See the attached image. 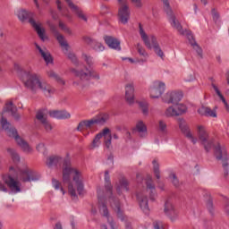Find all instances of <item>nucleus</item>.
Returning <instances> with one entry per match:
<instances>
[{"instance_id":"4d7b16f0","label":"nucleus","mask_w":229,"mask_h":229,"mask_svg":"<svg viewBox=\"0 0 229 229\" xmlns=\"http://www.w3.org/2000/svg\"><path fill=\"white\" fill-rule=\"evenodd\" d=\"M82 40L86 43V44H89V46L93 45L95 40H93L92 38H90V37H87V36H84L82 37Z\"/></svg>"},{"instance_id":"f03ea898","label":"nucleus","mask_w":229,"mask_h":229,"mask_svg":"<svg viewBox=\"0 0 229 229\" xmlns=\"http://www.w3.org/2000/svg\"><path fill=\"white\" fill-rule=\"evenodd\" d=\"M24 87L31 92H37L38 89L41 90L46 98H51L55 94V88L47 84L46 81L40 80V75L32 73L31 72L24 71L20 76Z\"/></svg>"},{"instance_id":"3c124183","label":"nucleus","mask_w":229,"mask_h":229,"mask_svg":"<svg viewBox=\"0 0 229 229\" xmlns=\"http://www.w3.org/2000/svg\"><path fill=\"white\" fill-rule=\"evenodd\" d=\"M137 51L139 55H140V56H143L144 58H148V53L146 52L144 47H142V46H140V44L139 43L137 44Z\"/></svg>"},{"instance_id":"37998d69","label":"nucleus","mask_w":229,"mask_h":229,"mask_svg":"<svg viewBox=\"0 0 229 229\" xmlns=\"http://www.w3.org/2000/svg\"><path fill=\"white\" fill-rule=\"evenodd\" d=\"M102 134H97L91 143V149L96 148H99V144H101Z\"/></svg>"},{"instance_id":"39448f33","label":"nucleus","mask_w":229,"mask_h":229,"mask_svg":"<svg viewBox=\"0 0 229 229\" xmlns=\"http://www.w3.org/2000/svg\"><path fill=\"white\" fill-rule=\"evenodd\" d=\"M214 156L216 160L222 161V166L224 168V176H228V151L226 148L221 146L220 143H217L214 147Z\"/></svg>"},{"instance_id":"cd10ccee","label":"nucleus","mask_w":229,"mask_h":229,"mask_svg":"<svg viewBox=\"0 0 229 229\" xmlns=\"http://www.w3.org/2000/svg\"><path fill=\"white\" fill-rule=\"evenodd\" d=\"M128 180L126 178L123 177L122 179L119 180V184L116 187V192L118 194H123V191H125L128 192L130 191V188H128Z\"/></svg>"},{"instance_id":"e2e57ef3","label":"nucleus","mask_w":229,"mask_h":229,"mask_svg":"<svg viewBox=\"0 0 229 229\" xmlns=\"http://www.w3.org/2000/svg\"><path fill=\"white\" fill-rule=\"evenodd\" d=\"M212 87H213L216 94L218 96V98H221V96H223V94L219 90V88H217V86H216V84H212Z\"/></svg>"},{"instance_id":"423d86ee","label":"nucleus","mask_w":229,"mask_h":229,"mask_svg":"<svg viewBox=\"0 0 229 229\" xmlns=\"http://www.w3.org/2000/svg\"><path fill=\"white\" fill-rule=\"evenodd\" d=\"M164 4V10L168 17L169 22L172 26V28H174L181 33V35H185V33L182 30V24L180 21L176 20V16L173 13V9L171 8V5L169 4V0H161Z\"/></svg>"},{"instance_id":"69168bd1","label":"nucleus","mask_w":229,"mask_h":229,"mask_svg":"<svg viewBox=\"0 0 229 229\" xmlns=\"http://www.w3.org/2000/svg\"><path fill=\"white\" fill-rule=\"evenodd\" d=\"M0 192H8V188L3 182H0Z\"/></svg>"},{"instance_id":"680f3d73","label":"nucleus","mask_w":229,"mask_h":229,"mask_svg":"<svg viewBox=\"0 0 229 229\" xmlns=\"http://www.w3.org/2000/svg\"><path fill=\"white\" fill-rule=\"evenodd\" d=\"M83 128H86L85 127V120L79 123V124L77 126V131H81V130H83Z\"/></svg>"},{"instance_id":"aec40b11","label":"nucleus","mask_w":229,"mask_h":229,"mask_svg":"<svg viewBox=\"0 0 229 229\" xmlns=\"http://www.w3.org/2000/svg\"><path fill=\"white\" fill-rule=\"evenodd\" d=\"M99 208L100 211L103 212V216L107 217V223H109L111 229H115V222L114 219L110 218V213L108 212V208H106V204L101 202V198H98Z\"/></svg>"},{"instance_id":"ea45409f","label":"nucleus","mask_w":229,"mask_h":229,"mask_svg":"<svg viewBox=\"0 0 229 229\" xmlns=\"http://www.w3.org/2000/svg\"><path fill=\"white\" fill-rule=\"evenodd\" d=\"M18 19L21 22H24V21H28V19H30V13H28V11L24 9L18 11Z\"/></svg>"},{"instance_id":"79ce46f5","label":"nucleus","mask_w":229,"mask_h":229,"mask_svg":"<svg viewBox=\"0 0 229 229\" xmlns=\"http://www.w3.org/2000/svg\"><path fill=\"white\" fill-rule=\"evenodd\" d=\"M158 131L164 135L167 133V123L164 120L158 122Z\"/></svg>"},{"instance_id":"8fccbe9b","label":"nucleus","mask_w":229,"mask_h":229,"mask_svg":"<svg viewBox=\"0 0 229 229\" xmlns=\"http://www.w3.org/2000/svg\"><path fill=\"white\" fill-rule=\"evenodd\" d=\"M169 178L172 180V183L174 187H180V181L178 180L176 174H171Z\"/></svg>"},{"instance_id":"b1692460","label":"nucleus","mask_w":229,"mask_h":229,"mask_svg":"<svg viewBox=\"0 0 229 229\" xmlns=\"http://www.w3.org/2000/svg\"><path fill=\"white\" fill-rule=\"evenodd\" d=\"M215 109H211L208 106H202L200 108L198 109V114L204 117H217V112Z\"/></svg>"},{"instance_id":"9b49d317","label":"nucleus","mask_w":229,"mask_h":229,"mask_svg":"<svg viewBox=\"0 0 229 229\" xmlns=\"http://www.w3.org/2000/svg\"><path fill=\"white\" fill-rule=\"evenodd\" d=\"M20 178L21 182H37L40 180V175L37 172H33L30 169H25L21 172Z\"/></svg>"},{"instance_id":"f257e3e1","label":"nucleus","mask_w":229,"mask_h":229,"mask_svg":"<svg viewBox=\"0 0 229 229\" xmlns=\"http://www.w3.org/2000/svg\"><path fill=\"white\" fill-rule=\"evenodd\" d=\"M46 164L49 168L58 167V165L60 166L63 164V182L64 183H68L69 194L72 196V198H73V199L78 198L76 189H74L72 182H71V174H73L72 180L77 187V192L79 196H83L85 186L83 185V181L81 180V172L76 168H72L71 159L69 157L64 159L60 156L53 155L47 158Z\"/></svg>"},{"instance_id":"58836bf2","label":"nucleus","mask_w":229,"mask_h":229,"mask_svg":"<svg viewBox=\"0 0 229 229\" xmlns=\"http://www.w3.org/2000/svg\"><path fill=\"white\" fill-rule=\"evenodd\" d=\"M138 103H139V106L141 109L143 115H149V107H148V102L140 101Z\"/></svg>"},{"instance_id":"c85d7f7f","label":"nucleus","mask_w":229,"mask_h":229,"mask_svg":"<svg viewBox=\"0 0 229 229\" xmlns=\"http://www.w3.org/2000/svg\"><path fill=\"white\" fill-rule=\"evenodd\" d=\"M37 49L39 51L42 58L45 60L46 64L48 65V64H53V57L51 56V54L49 52H46L40 47V46L36 45Z\"/></svg>"},{"instance_id":"864d4df0","label":"nucleus","mask_w":229,"mask_h":229,"mask_svg":"<svg viewBox=\"0 0 229 229\" xmlns=\"http://www.w3.org/2000/svg\"><path fill=\"white\" fill-rule=\"evenodd\" d=\"M68 58L69 60H71V62L72 64H74L75 65H80V61H78V57H76L75 54L72 53H69L68 54Z\"/></svg>"},{"instance_id":"f8f14e48","label":"nucleus","mask_w":229,"mask_h":229,"mask_svg":"<svg viewBox=\"0 0 229 229\" xmlns=\"http://www.w3.org/2000/svg\"><path fill=\"white\" fill-rule=\"evenodd\" d=\"M4 182L14 194L21 192V182L13 179L12 175L4 176Z\"/></svg>"},{"instance_id":"5fc2aeb1","label":"nucleus","mask_w":229,"mask_h":229,"mask_svg":"<svg viewBox=\"0 0 229 229\" xmlns=\"http://www.w3.org/2000/svg\"><path fill=\"white\" fill-rule=\"evenodd\" d=\"M186 36H187V38H188L191 46H192V43L194 44V42H196V39H194V36H192V32L187 31Z\"/></svg>"},{"instance_id":"a19ab883","label":"nucleus","mask_w":229,"mask_h":229,"mask_svg":"<svg viewBox=\"0 0 229 229\" xmlns=\"http://www.w3.org/2000/svg\"><path fill=\"white\" fill-rule=\"evenodd\" d=\"M152 164H153L154 174L157 180H160V165L158 164V161H157V159H154L152 161Z\"/></svg>"},{"instance_id":"338daca9","label":"nucleus","mask_w":229,"mask_h":229,"mask_svg":"<svg viewBox=\"0 0 229 229\" xmlns=\"http://www.w3.org/2000/svg\"><path fill=\"white\" fill-rule=\"evenodd\" d=\"M50 13L52 15V18L54 19V21H58V13L55 11H50Z\"/></svg>"},{"instance_id":"4468645a","label":"nucleus","mask_w":229,"mask_h":229,"mask_svg":"<svg viewBox=\"0 0 229 229\" xmlns=\"http://www.w3.org/2000/svg\"><path fill=\"white\" fill-rule=\"evenodd\" d=\"M49 28L52 33H54V35L56 37V40L60 44L61 47H64L65 51H69V43H67L65 38H64V36L58 32L56 26H55V24H50Z\"/></svg>"},{"instance_id":"c756f323","label":"nucleus","mask_w":229,"mask_h":229,"mask_svg":"<svg viewBox=\"0 0 229 229\" xmlns=\"http://www.w3.org/2000/svg\"><path fill=\"white\" fill-rule=\"evenodd\" d=\"M151 43L156 55H157V56L160 58H164V52L162 51V48H160L158 42H157V38H155V36H151Z\"/></svg>"},{"instance_id":"774afa93","label":"nucleus","mask_w":229,"mask_h":229,"mask_svg":"<svg viewBox=\"0 0 229 229\" xmlns=\"http://www.w3.org/2000/svg\"><path fill=\"white\" fill-rule=\"evenodd\" d=\"M54 229H64V227L62 226V223L57 222Z\"/></svg>"},{"instance_id":"bf43d9fd","label":"nucleus","mask_w":229,"mask_h":229,"mask_svg":"<svg viewBox=\"0 0 229 229\" xmlns=\"http://www.w3.org/2000/svg\"><path fill=\"white\" fill-rule=\"evenodd\" d=\"M136 8H142V2L140 0H131Z\"/></svg>"},{"instance_id":"ddd939ff","label":"nucleus","mask_w":229,"mask_h":229,"mask_svg":"<svg viewBox=\"0 0 229 229\" xmlns=\"http://www.w3.org/2000/svg\"><path fill=\"white\" fill-rule=\"evenodd\" d=\"M182 98H183V95H182V93L172 91L165 95L164 101L165 103H172V105H178V103L182 101Z\"/></svg>"},{"instance_id":"2eb2a0df","label":"nucleus","mask_w":229,"mask_h":229,"mask_svg":"<svg viewBox=\"0 0 229 229\" xmlns=\"http://www.w3.org/2000/svg\"><path fill=\"white\" fill-rule=\"evenodd\" d=\"M164 213L171 221H175L178 218V211L174 208L173 203L166 201L165 203Z\"/></svg>"},{"instance_id":"f3484780","label":"nucleus","mask_w":229,"mask_h":229,"mask_svg":"<svg viewBox=\"0 0 229 229\" xmlns=\"http://www.w3.org/2000/svg\"><path fill=\"white\" fill-rule=\"evenodd\" d=\"M36 119L39 121L43 126V128L49 133L53 130V125H51V123L47 121V118L44 116V111L39 110L36 114Z\"/></svg>"},{"instance_id":"0e129e2a","label":"nucleus","mask_w":229,"mask_h":229,"mask_svg":"<svg viewBox=\"0 0 229 229\" xmlns=\"http://www.w3.org/2000/svg\"><path fill=\"white\" fill-rule=\"evenodd\" d=\"M108 133H110V129L108 128H105L102 132L98 133V135H102V137H106V135H108Z\"/></svg>"},{"instance_id":"de8ad7c7","label":"nucleus","mask_w":229,"mask_h":229,"mask_svg":"<svg viewBox=\"0 0 229 229\" xmlns=\"http://www.w3.org/2000/svg\"><path fill=\"white\" fill-rule=\"evenodd\" d=\"M82 58L84 62H86L87 65H89V67H92V65H94V59L92 58V56L87 54H82Z\"/></svg>"},{"instance_id":"9d476101","label":"nucleus","mask_w":229,"mask_h":229,"mask_svg":"<svg viewBox=\"0 0 229 229\" xmlns=\"http://www.w3.org/2000/svg\"><path fill=\"white\" fill-rule=\"evenodd\" d=\"M178 125L179 129L181 130L182 133L184 134L186 139L191 140L192 144H196V142H198V139L194 138V136L192 135V132L191 131V128L189 127V124H187V122H185L182 118H179Z\"/></svg>"},{"instance_id":"052dcab7","label":"nucleus","mask_w":229,"mask_h":229,"mask_svg":"<svg viewBox=\"0 0 229 229\" xmlns=\"http://www.w3.org/2000/svg\"><path fill=\"white\" fill-rule=\"evenodd\" d=\"M37 151H38L39 153H42V151H44V149H46V145L44 143H39L37 147H36Z\"/></svg>"},{"instance_id":"6ab92c4d","label":"nucleus","mask_w":229,"mask_h":229,"mask_svg":"<svg viewBox=\"0 0 229 229\" xmlns=\"http://www.w3.org/2000/svg\"><path fill=\"white\" fill-rule=\"evenodd\" d=\"M135 88L133 83H129L125 86V99L128 105H133L135 103Z\"/></svg>"},{"instance_id":"473e14b6","label":"nucleus","mask_w":229,"mask_h":229,"mask_svg":"<svg viewBox=\"0 0 229 229\" xmlns=\"http://www.w3.org/2000/svg\"><path fill=\"white\" fill-rule=\"evenodd\" d=\"M206 208L212 217L216 216V208L214 207V200L211 196H208L206 200Z\"/></svg>"},{"instance_id":"a18cd8bd","label":"nucleus","mask_w":229,"mask_h":229,"mask_svg":"<svg viewBox=\"0 0 229 229\" xmlns=\"http://www.w3.org/2000/svg\"><path fill=\"white\" fill-rule=\"evenodd\" d=\"M91 47L94 51H97L98 53H101V51L105 49V46H103L101 42H98L96 40L93 42V45H91Z\"/></svg>"},{"instance_id":"6e6552de","label":"nucleus","mask_w":229,"mask_h":229,"mask_svg":"<svg viewBox=\"0 0 229 229\" xmlns=\"http://www.w3.org/2000/svg\"><path fill=\"white\" fill-rule=\"evenodd\" d=\"M70 71L76 76L77 78H80L81 81H89L90 78L93 80H99L100 77L98 72L94 71H89V68H86V72L83 70H77L75 68H71Z\"/></svg>"},{"instance_id":"09e8293b","label":"nucleus","mask_w":229,"mask_h":229,"mask_svg":"<svg viewBox=\"0 0 229 229\" xmlns=\"http://www.w3.org/2000/svg\"><path fill=\"white\" fill-rule=\"evenodd\" d=\"M191 46L193 47L194 50H196L197 55L200 57L203 58V49L200 48L199 45H198V43L191 42Z\"/></svg>"},{"instance_id":"72a5a7b5","label":"nucleus","mask_w":229,"mask_h":229,"mask_svg":"<svg viewBox=\"0 0 229 229\" xmlns=\"http://www.w3.org/2000/svg\"><path fill=\"white\" fill-rule=\"evenodd\" d=\"M105 189L106 192H109L112 196L114 186H112V182H110V172H108V170L105 172Z\"/></svg>"},{"instance_id":"20e7f679","label":"nucleus","mask_w":229,"mask_h":229,"mask_svg":"<svg viewBox=\"0 0 229 229\" xmlns=\"http://www.w3.org/2000/svg\"><path fill=\"white\" fill-rule=\"evenodd\" d=\"M197 135L200 144L203 146L206 153H210V149L214 148V140H210L207 128L203 125L197 126Z\"/></svg>"},{"instance_id":"e433bc0d","label":"nucleus","mask_w":229,"mask_h":229,"mask_svg":"<svg viewBox=\"0 0 229 229\" xmlns=\"http://www.w3.org/2000/svg\"><path fill=\"white\" fill-rule=\"evenodd\" d=\"M48 78H52L53 80H55L58 83H61V85H65V81H64L56 72L54 71L47 72Z\"/></svg>"},{"instance_id":"49530a36","label":"nucleus","mask_w":229,"mask_h":229,"mask_svg":"<svg viewBox=\"0 0 229 229\" xmlns=\"http://www.w3.org/2000/svg\"><path fill=\"white\" fill-rule=\"evenodd\" d=\"M175 108L177 110L178 115H182L187 112V106L183 104H175Z\"/></svg>"},{"instance_id":"a878e982","label":"nucleus","mask_w":229,"mask_h":229,"mask_svg":"<svg viewBox=\"0 0 229 229\" xmlns=\"http://www.w3.org/2000/svg\"><path fill=\"white\" fill-rule=\"evenodd\" d=\"M106 116H101L99 118H93L90 120H84V124L86 128H92L93 124H105L107 121Z\"/></svg>"},{"instance_id":"7ed1b4c3","label":"nucleus","mask_w":229,"mask_h":229,"mask_svg":"<svg viewBox=\"0 0 229 229\" xmlns=\"http://www.w3.org/2000/svg\"><path fill=\"white\" fill-rule=\"evenodd\" d=\"M1 124L3 130H4L8 135V137H12L14 139L16 144L24 151V153H31L33 149L30 147V144L24 140L21 136H19V132L15 127H12V123L8 122V120L4 117L1 119Z\"/></svg>"},{"instance_id":"a211bd4d","label":"nucleus","mask_w":229,"mask_h":229,"mask_svg":"<svg viewBox=\"0 0 229 229\" xmlns=\"http://www.w3.org/2000/svg\"><path fill=\"white\" fill-rule=\"evenodd\" d=\"M104 41L110 47V49H114L115 51H121V41L113 36H105Z\"/></svg>"},{"instance_id":"393cba45","label":"nucleus","mask_w":229,"mask_h":229,"mask_svg":"<svg viewBox=\"0 0 229 229\" xmlns=\"http://www.w3.org/2000/svg\"><path fill=\"white\" fill-rule=\"evenodd\" d=\"M5 112H9L11 115L15 119V121H19L21 119V115L17 114V106L13 105V102H8L5 104Z\"/></svg>"},{"instance_id":"4c0bfd02","label":"nucleus","mask_w":229,"mask_h":229,"mask_svg":"<svg viewBox=\"0 0 229 229\" xmlns=\"http://www.w3.org/2000/svg\"><path fill=\"white\" fill-rule=\"evenodd\" d=\"M7 153H9L11 158L13 162H21V156L17 153V151L14 148H7Z\"/></svg>"},{"instance_id":"603ef678","label":"nucleus","mask_w":229,"mask_h":229,"mask_svg":"<svg viewBox=\"0 0 229 229\" xmlns=\"http://www.w3.org/2000/svg\"><path fill=\"white\" fill-rule=\"evenodd\" d=\"M59 28L63 30L65 33H68V35H72V30L68 28L67 25L62 22V21H59Z\"/></svg>"},{"instance_id":"1a4fd4ad","label":"nucleus","mask_w":229,"mask_h":229,"mask_svg":"<svg viewBox=\"0 0 229 229\" xmlns=\"http://www.w3.org/2000/svg\"><path fill=\"white\" fill-rule=\"evenodd\" d=\"M149 92L152 99H158L165 92V83L158 81H154V85L149 89Z\"/></svg>"},{"instance_id":"c03bdc74","label":"nucleus","mask_w":229,"mask_h":229,"mask_svg":"<svg viewBox=\"0 0 229 229\" xmlns=\"http://www.w3.org/2000/svg\"><path fill=\"white\" fill-rule=\"evenodd\" d=\"M52 184H53V187L55 189V191H59V189H60L63 195L65 194V191H64V188L62 187V183L60 182H58V180L52 179Z\"/></svg>"},{"instance_id":"f704fd0d","label":"nucleus","mask_w":229,"mask_h":229,"mask_svg":"<svg viewBox=\"0 0 229 229\" xmlns=\"http://www.w3.org/2000/svg\"><path fill=\"white\" fill-rule=\"evenodd\" d=\"M136 130L139 133H141L140 137H145L148 134V127H146V124L142 121L137 123Z\"/></svg>"},{"instance_id":"c9c22d12","label":"nucleus","mask_w":229,"mask_h":229,"mask_svg":"<svg viewBox=\"0 0 229 229\" xmlns=\"http://www.w3.org/2000/svg\"><path fill=\"white\" fill-rule=\"evenodd\" d=\"M165 115L166 117H177L178 114V111L176 110V106L174 105L172 106H169L166 110H165Z\"/></svg>"},{"instance_id":"dca6fc26","label":"nucleus","mask_w":229,"mask_h":229,"mask_svg":"<svg viewBox=\"0 0 229 229\" xmlns=\"http://www.w3.org/2000/svg\"><path fill=\"white\" fill-rule=\"evenodd\" d=\"M111 207L114 208V212L116 213V216L118 219H121V221H124V215L123 214V209H121V202H119V199L111 196L109 198Z\"/></svg>"},{"instance_id":"2f4dec72","label":"nucleus","mask_w":229,"mask_h":229,"mask_svg":"<svg viewBox=\"0 0 229 229\" xmlns=\"http://www.w3.org/2000/svg\"><path fill=\"white\" fill-rule=\"evenodd\" d=\"M140 28V35L141 37V39L143 40L145 46L151 49V42H149V38L148 37V34H146V31H144V29L142 28V24H139Z\"/></svg>"},{"instance_id":"4be33fe9","label":"nucleus","mask_w":229,"mask_h":229,"mask_svg":"<svg viewBox=\"0 0 229 229\" xmlns=\"http://www.w3.org/2000/svg\"><path fill=\"white\" fill-rule=\"evenodd\" d=\"M136 196L141 210L145 214H149V205L148 203V197L144 196V193L142 192L137 193Z\"/></svg>"},{"instance_id":"7c9ffc66","label":"nucleus","mask_w":229,"mask_h":229,"mask_svg":"<svg viewBox=\"0 0 229 229\" xmlns=\"http://www.w3.org/2000/svg\"><path fill=\"white\" fill-rule=\"evenodd\" d=\"M67 2L68 6L73 10L74 12H76L78 17L80 19H82V21H85V22H87V16H85V14H83V13L81 11H80V9L78 8V6H76L75 4H72V2L71 0H65Z\"/></svg>"},{"instance_id":"13d9d810","label":"nucleus","mask_w":229,"mask_h":229,"mask_svg":"<svg viewBox=\"0 0 229 229\" xmlns=\"http://www.w3.org/2000/svg\"><path fill=\"white\" fill-rule=\"evenodd\" d=\"M106 141H105V144H106V147L107 148H110V146H112V135H109L107 138L106 137Z\"/></svg>"},{"instance_id":"5701e85b","label":"nucleus","mask_w":229,"mask_h":229,"mask_svg":"<svg viewBox=\"0 0 229 229\" xmlns=\"http://www.w3.org/2000/svg\"><path fill=\"white\" fill-rule=\"evenodd\" d=\"M30 24L34 28L35 31H37L39 38L41 40L45 41L46 40V30L42 29L40 23H37L33 18L29 19Z\"/></svg>"},{"instance_id":"412c9836","label":"nucleus","mask_w":229,"mask_h":229,"mask_svg":"<svg viewBox=\"0 0 229 229\" xmlns=\"http://www.w3.org/2000/svg\"><path fill=\"white\" fill-rule=\"evenodd\" d=\"M48 115H50V117H53L54 119L59 120L71 119V113L67 112L66 110L49 111Z\"/></svg>"},{"instance_id":"bb28decb","label":"nucleus","mask_w":229,"mask_h":229,"mask_svg":"<svg viewBox=\"0 0 229 229\" xmlns=\"http://www.w3.org/2000/svg\"><path fill=\"white\" fill-rule=\"evenodd\" d=\"M147 191H149V199L150 201H155L157 199V190L155 184H153V180L151 177L146 182Z\"/></svg>"},{"instance_id":"0eeeda50","label":"nucleus","mask_w":229,"mask_h":229,"mask_svg":"<svg viewBox=\"0 0 229 229\" xmlns=\"http://www.w3.org/2000/svg\"><path fill=\"white\" fill-rule=\"evenodd\" d=\"M119 4L118 9V20L122 24H128L130 21V5H128L127 0H117Z\"/></svg>"},{"instance_id":"6e6d98bb","label":"nucleus","mask_w":229,"mask_h":229,"mask_svg":"<svg viewBox=\"0 0 229 229\" xmlns=\"http://www.w3.org/2000/svg\"><path fill=\"white\" fill-rule=\"evenodd\" d=\"M211 13H212L213 21L215 22H217V21H219V13H217L216 9H212Z\"/></svg>"}]
</instances>
